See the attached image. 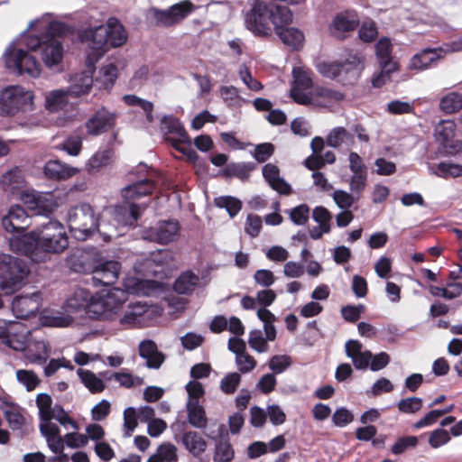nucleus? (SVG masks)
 Segmentation results:
<instances>
[{
  "instance_id": "a19ab883",
  "label": "nucleus",
  "mask_w": 462,
  "mask_h": 462,
  "mask_svg": "<svg viewBox=\"0 0 462 462\" xmlns=\"http://www.w3.org/2000/svg\"><path fill=\"white\" fill-rule=\"evenodd\" d=\"M234 457V448L227 439L217 442L213 455L214 462H231Z\"/></svg>"
},
{
  "instance_id": "4be33fe9",
  "label": "nucleus",
  "mask_w": 462,
  "mask_h": 462,
  "mask_svg": "<svg viewBox=\"0 0 462 462\" xmlns=\"http://www.w3.org/2000/svg\"><path fill=\"white\" fill-rule=\"evenodd\" d=\"M96 259L81 249L73 250L66 258V263L75 273H91L95 270Z\"/></svg>"
},
{
  "instance_id": "79ce46f5",
  "label": "nucleus",
  "mask_w": 462,
  "mask_h": 462,
  "mask_svg": "<svg viewBox=\"0 0 462 462\" xmlns=\"http://www.w3.org/2000/svg\"><path fill=\"white\" fill-rule=\"evenodd\" d=\"M35 402L41 420H51L52 414L51 411L53 409L51 396L42 393L37 394Z\"/></svg>"
},
{
  "instance_id": "13d9d810",
  "label": "nucleus",
  "mask_w": 462,
  "mask_h": 462,
  "mask_svg": "<svg viewBox=\"0 0 462 462\" xmlns=\"http://www.w3.org/2000/svg\"><path fill=\"white\" fill-rule=\"evenodd\" d=\"M313 219L320 225V227L328 233L330 231V220L332 218L331 213L324 207L319 206L313 209L312 212Z\"/></svg>"
},
{
  "instance_id": "c9c22d12",
  "label": "nucleus",
  "mask_w": 462,
  "mask_h": 462,
  "mask_svg": "<svg viewBox=\"0 0 462 462\" xmlns=\"http://www.w3.org/2000/svg\"><path fill=\"white\" fill-rule=\"evenodd\" d=\"M114 152L112 149L99 150L96 152L87 163L88 171L90 173L99 171L110 164Z\"/></svg>"
},
{
  "instance_id": "423d86ee",
  "label": "nucleus",
  "mask_w": 462,
  "mask_h": 462,
  "mask_svg": "<svg viewBox=\"0 0 462 462\" xmlns=\"http://www.w3.org/2000/svg\"><path fill=\"white\" fill-rule=\"evenodd\" d=\"M196 8V5L190 0H183L165 10L152 7L149 9L147 18L154 26L171 27L181 23Z\"/></svg>"
},
{
  "instance_id": "680f3d73",
  "label": "nucleus",
  "mask_w": 462,
  "mask_h": 462,
  "mask_svg": "<svg viewBox=\"0 0 462 462\" xmlns=\"http://www.w3.org/2000/svg\"><path fill=\"white\" fill-rule=\"evenodd\" d=\"M417 445L418 438L416 436L402 437L392 446L391 451L395 455H400L408 448H415Z\"/></svg>"
},
{
  "instance_id": "49530a36",
  "label": "nucleus",
  "mask_w": 462,
  "mask_h": 462,
  "mask_svg": "<svg viewBox=\"0 0 462 462\" xmlns=\"http://www.w3.org/2000/svg\"><path fill=\"white\" fill-rule=\"evenodd\" d=\"M448 287L449 289L430 285L429 290L433 296H440L447 300L455 299L462 294V283H450Z\"/></svg>"
},
{
  "instance_id": "e433bc0d",
  "label": "nucleus",
  "mask_w": 462,
  "mask_h": 462,
  "mask_svg": "<svg viewBox=\"0 0 462 462\" xmlns=\"http://www.w3.org/2000/svg\"><path fill=\"white\" fill-rule=\"evenodd\" d=\"M117 79V68L110 63L100 69L98 76L96 78V83L100 84L99 88L110 89Z\"/></svg>"
},
{
  "instance_id": "412c9836",
  "label": "nucleus",
  "mask_w": 462,
  "mask_h": 462,
  "mask_svg": "<svg viewBox=\"0 0 462 462\" xmlns=\"http://www.w3.org/2000/svg\"><path fill=\"white\" fill-rule=\"evenodd\" d=\"M447 51L441 48H425L414 54L411 60L409 68L415 70H425L432 64L444 58Z\"/></svg>"
},
{
  "instance_id": "bf43d9fd",
  "label": "nucleus",
  "mask_w": 462,
  "mask_h": 462,
  "mask_svg": "<svg viewBox=\"0 0 462 462\" xmlns=\"http://www.w3.org/2000/svg\"><path fill=\"white\" fill-rule=\"evenodd\" d=\"M291 220L297 226L305 225L310 217V208L306 204H300L289 212Z\"/></svg>"
},
{
  "instance_id": "0eeeda50",
  "label": "nucleus",
  "mask_w": 462,
  "mask_h": 462,
  "mask_svg": "<svg viewBox=\"0 0 462 462\" xmlns=\"http://www.w3.org/2000/svg\"><path fill=\"white\" fill-rule=\"evenodd\" d=\"M69 31L66 23L51 22L43 32L47 45L43 51V62L46 67L58 65L63 58V46L60 38L64 37Z\"/></svg>"
},
{
  "instance_id": "bb28decb",
  "label": "nucleus",
  "mask_w": 462,
  "mask_h": 462,
  "mask_svg": "<svg viewBox=\"0 0 462 462\" xmlns=\"http://www.w3.org/2000/svg\"><path fill=\"white\" fill-rule=\"evenodd\" d=\"M139 355L146 359V365L149 368L158 369L164 361L163 354L158 351L152 340H143L140 343Z\"/></svg>"
},
{
  "instance_id": "c03bdc74",
  "label": "nucleus",
  "mask_w": 462,
  "mask_h": 462,
  "mask_svg": "<svg viewBox=\"0 0 462 462\" xmlns=\"http://www.w3.org/2000/svg\"><path fill=\"white\" fill-rule=\"evenodd\" d=\"M8 409H6L5 413V418L7 420L9 426L13 430H20L24 425V417L19 411V407L14 403L6 402Z\"/></svg>"
},
{
  "instance_id": "f257e3e1",
  "label": "nucleus",
  "mask_w": 462,
  "mask_h": 462,
  "mask_svg": "<svg viewBox=\"0 0 462 462\" xmlns=\"http://www.w3.org/2000/svg\"><path fill=\"white\" fill-rule=\"evenodd\" d=\"M289 18L288 6L255 0L245 14V25L255 37L268 38L282 21L287 22Z\"/></svg>"
},
{
  "instance_id": "7ed1b4c3",
  "label": "nucleus",
  "mask_w": 462,
  "mask_h": 462,
  "mask_svg": "<svg viewBox=\"0 0 462 462\" xmlns=\"http://www.w3.org/2000/svg\"><path fill=\"white\" fill-rule=\"evenodd\" d=\"M68 225L78 240H86L98 229V217L87 203L72 207L68 213Z\"/></svg>"
},
{
  "instance_id": "aec40b11",
  "label": "nucleus",
  "mask_w": 462,
  "mask_h": 462,
  "mask_svg": "<svg viewBox=\"0 0 462 462\" xmlns=\"http://www.w3.org/2000/svg\"><path fill=\"white\" fill-rule=\"evenodd\" d=\"M292 12L290 10L289 21H282L274 32L283 44L291 48L292 50L299 51L303 47L305 38L303 32L300 30L289 26L292 22Z\"/></svg>"
},
{
  "instance_id": "0e129e2a",
  "label": "nucleus",
  "mask_w": 462,
  "mask_h": 462,
  "mask_svg": "<svg viewBox=\"0 0 462 462\" xmlns=\"http://www.w3.org/2000/svg\"><path fill=\"white\" fill-rule=\"evenodd\" d=\"M148 260L156 265L163 266L168 265L172 260V253L168 249H159L151 252Z\"/></svg>"
},
{
  "instance_id": "4d7b16f0",
  "label": "nucleus",
  "mask_w": 462,
  "mask_h": 462,
  "mask_svg": "<svg viewBox=\"0 0 462 462\" xmlns=\"http://www.w3.org/2000/svg\"><path fill=\"white\" fill-rule=\"evenodd\" d=\"M241 382V375L236 373H230L222 378L220 382V389L226 394L234 393Z\"/></svg>"
},
{
  "instance_id": "ddd939ff",
  "label": "nucleus",
  "mask_w": 462,
  "mask_h": 462,
  "mask_svg": "<svg viewBox=\"0 0 462 462\" xmlns=\"http://www.w3.org/2000/svg\"><path fill=\"white\" fill-rule=\"evenodd\" d=\"M10 247L14 252L26 255L34 262L42 261L37 228L29 234H18L10 238Z\"/></svg>"
},
{
  "instance_id": "5701e85b",
  "label": "nucleus",
  "mask_w": 462,
  "mask_h": 462,
  "mask_svg": "<svg viewBox=\"0 0 462 462\" xmlns=\"http://www.w3.org/2000/svg\"><path fill=\"white\" fill-rule=\"evenodd\" d=\"M340 68L338 82L343 86H353L358 81L364 66L359 57L351 56L341 62Z\"/></svg>"
},
{
  "instance_id": "39448f33",
  "label": "nucleus",
  "mask_w": 462,
  "mask_h": 462,
  "mask_svg": "<svg viewBox=\"0 0 462 462\" xmlns=\"http://www.w3.org/2000/svg\"><path fill=\"white\" fill-rule=\"evenodd\" d=\"M33 93L20 86H9L0 93V115L13 116L19 112L32 110Z\"/></svg>"
},
{
  "instance_id": "37998d69",
  "label": "nucleus",
  "mask_w": 462,
  "mask_h": 462,
  "mask_svg": "<svg viewBox=\"0 0 462 462\" xmlns=\"http://www.w3.org/2000/svg\"><path fill=\"white\" fill-rule=\"evenodd\" d=\"M443 179L457 178L462 176V165L448 162H440L436 166L434 172Z\"/></svg>"
},
{
  "instance_id": "f03ea898",
  "label": "nucleus",
  "mask_w": 462,
  "mask_h": 462,
  "mask_svg": "<svg viewBox=\"0 0 462 462\" xmlns=\"http://www.w3.org/2000/svg\"><path fill=\"white\" fill-rule=\"evenodd\" d=\"M29 273L25 262L10 254H0V289L12 294L23 283Z\"/></svg>"
},
{
  "instance_id": "6ab92c4d",
  "label": "nucleus",
  "mask_w": 462,
  "mask_h": 462,
  "mask_svg": "<svg viewBox=\"0 0 462 462\" xmlns=\"http://www.w3.org/2000/svg\"><path fill=\"white\" fill-rule=\"evenodd\" d=\"M123 304V300L116 299V293L108 291L106 295H102L89 300V308H86L85 313L91 319H99L106 311H113Z\"/></svg>"
},
{
  "instance_id": "9d476101",
  "label": "nucleus",
  "mask_w": 462,
  "mask_h": 462,
  "mask_svg": "<svg viewBox=\"0 0 462 462\" xmlns=\"http://www.w3.org/2000/svg\"><path fill=\"white\" fill-rule=\"evenodd\" d=\"M21 200L35 216L49 217L57 208V203L51 193L25 190L21 194Z\"/></svg>"
},
{
  "instance_id": "de8ad7c7",
  "label": "nucleus",
  "mask_w": 462,
  "mask_h": 462,
  "mask_svg": "<svg viewBox=\"0 0 462 462\" xmlns=\"http://www.w3.org/2000/svg\"><path fill=\"white\" fill-rule=\"evenodd\" d=\"M16 378L20 383L24 385L28 392L35 390L42 382L35 372L32 370H17Z\"/></svg>"
},
{
  "instance_id": "603ef678",
  "label": "nucleus",
  "mask_w": 462,
  "mask_h": 462,
  "mask_svg": "<svg viewBox=\"0 0 462 462\" xmlns=\"http://www.w3.org/2000/svg\"><path fill=\"white\" fill-rule=\"evenodd\" d=\"M341 62H320L317 66L318 71L326 78L336 79L338 82Z\"/></svg>"
},
{
  "instance_id": "20e7f679",
  "label": "nucleus",
  "mask_w": 462,
  "mask_h": 462,
  "mask_svg": "<svg viewBox=\"0 0 462 462\" xmlns=\"http://www.w3.org/2000/svg\"><path fill=\"white\" fill-rule=\"evenodd\" d=\"M40 251L48 254H60L69 246V237L61 223L49 218L37 227Z\"/></svg>"
},
{
  "instance_id": "6e6d98bb",
  "label": "nucleus",
  "mask_w": 462,
  "mask_h": 462,
  "mask_svg": "<svg viewBox=\"0 0 462 462\" xmlns=\"http://www.w3.org/2000/svg\"><path fill=\"white\" fill-rule=\"evenodd\" d=\"M24 181L23 175L22 170L15 167L6 173H5L2 177V182L10 187L11 189H14L19 188L23 182Z\"/></svg>"
},
{
  "instance_id": "b1692460",
  "label": "nucleus",
  "mask_w": 462,
  "mask_h": 462,
  "mask_svg": "<svg viewBox=\"0 0 462 462\" xmlns=\"http://www.w3.org/2000/svg\"><path fill=\"white\" fill-rule=\"evenodd\" d=\"M392 51L393 46L388 38H382L375 44V53L380 68L386 74H392L399 68L398 63L393 60Z\"/></svg>"
},
{
  "instance_id": "9b49d317",
  "label": "nucleus",
  "mask_w": 462,
  "mask_h": 462,
  "mask_svg": "<svg viewBox=\"0 0 462 462\" xmlns=\"http://www.w3.org/2000/svg\"><path fill=\"white\" fill-rule=\"evenodd\" d=\"M180 229V226L177 220H163L154 226L143 229L142 237L150 242L168 245L179 236Z\"/></svg>"
},
{
  "instance_id": "4c0bfd02",
  "label": "nucleus",
  "mask_w": 462,
  "mask_h": 462,
  "mask_svg": "<svg viewBox=\"0 0 462 462\" xmlns=\"http://www.w3.org/2000/svg\"><path fill=\"white\" fill-rule=\"evenodd\" d=\"M162 129L164 131V137L169 136L168 134H176L181 138V141L189 142V136L185 130L181 122L174 117H164L162 119Z\"/></svg>"
},
{
  "instance_id": "4468645a",
  "label": "nucleus",
  "mask_w": 462,
  "mask_h": 462,
  "mask_svg": "<svg viewBox=\"0 0 462 462\" xmlns=\"http://www.w3.org/2000/svg\"><path fill=\"white\" fill-rule=\"evenodd\" d=\"M360 23L359 15L355 10H345L335 15L328 26L330 34L338 40L346 38V33L354 32Z\"/></svg>"
},
{
  "instance_id": "dca6fc26",
  "label": "nucleus",
  "mask_w": 462,
  "mask_h": 462,
  "mask_svg": "<svg viewBox=\"0 0 462 462\" xmlns=\"http://www.w3.org/2000/svg\"><path fill=\"white\" fill-rule=\"evenodd\" d=\"M121 263L115 260H107L102 263L96 261L95 270L92 271V280L95 285L109 287L116 283L121 271Z\"/></svg>"
},
{
  "instance_id": "72a5a7b5",
  "label": "nucleus",
  "mask_w": 462,
  "mask_h": 462,
  "mask_svg": "<svg viewBox=\"0 0 462 462\" xmlns=\"http://www.w3.org/2000/svg\"><path fill=\"white\" fill-rule=\"evenodd\" d=\"M254 162H231L226 164L222 171V175L226 178H237L242 181L249 179L250 173L254 170Z\"/></svg>"
},
{
  "instance_id": "3c124183",
  "label": "nucleus",
  "mask_w": 462,
  "mask_h": 462,
  "mask_svg": "<svg viewBox=\"0 0 462 462\" xmlns=\"http://www.w3.org/2000/svg\"><path fill=\"white\" fill-rule=\"evenodd\" d=\"M450 439V432L442 428H439L430 433L428 441L432 448H439L448 443Z\"/></svg>"
},
{
  "instance_id": "1a4fd4ad",
  "label": "nucleus",
  "mask_w": 462,
  "mask_h": 462,
  "mask_svg": "<svg viewBox=\"0 0 462 462\" xmlns=\"http://www.w3.org/2000/svg\"><path fill=\"white\" fill-rule=\"evenodd\" d=\"M5 66L18 74L27 73L38 77L41 73V64L36 58L22 49H12L5 53Z\"/></svg>"
},
{
  "instance_id": "338daca9",
  "label": "nucleus",
  "mask_w": 462,
  "mask_h": 462,
  "mask_svg": "<svg viewBox=\"0 0 462 462\" xmlns=\"http://www.w3.org/2000/svg\"><path fill=\"white\" fill-rule=\"evenodd\" d=\"M364 309L365 306L363 304H359L357 306L346 305L342 307L341 315L346 321L355 323L360 319L361 313L364 310Z\"/></svg>"
},
{
  "instance_id": "2f4dec72",
  "label": "nucleus",
  "mask_w": 462,
  "mask_h": 462,
  "mask_svg": "<svg viewBox=\"0 0 462 462\" xmlns=\"http://www.w3.org/2000/svg\"><path fill=\"white\" fill-rule=\"evenodd\" d=\"M93 300L91 292L85 289H78L66 301V309L71 313H77L89 308V300Z\"/></svg>"
},
{
  "instance_id": "8fccbe9b",
  "label": "nucleus",
  "mask_w": 462,
  "mask_h": 462,
  "mask_svg": "<svg viewBox=\"0 0 462 462\" xmlns=\"http://www.w3.org/2000/svg\"><path fill=\"white\" fill-rule=\"evenodd\" d=\"M422 406L423 401L419 397L403 398L397 404L399 411L406 414L416 413Z\"/></svg>"
},
{
  "instance_id": "7c9ffc66",
  "label": "nucleus",
  "mask_w": 462,
  "mask_h": 462,
  "mask_svg": "<svg viewBox=\"0 0 462 462\" xmlns=\"http://www.w3.org/2000/svg\"><path fill=\"white\" fill-rule=\"evenodd\" d=\"M199 283V275L192 271H186L180 274L173 283V290L178 294H191Z\"/></svg>"
},
{
  "instance_id": "473e14b6",
  "label": "nucleus",
  "mask_w": 462,
  "mask_h": 462,
  "mask_svg": "<svg viewBox=\"0 0 462 462\" xmlns=\"http://www.w3.org/2000/svg\"><path fill=\"white\" fill-rule=\"evenodd\" d=\"M189 423L197 429H205L208 425V418L205 409L199 405V401H189L187 403Z\"/></svg>"
},
{
  "instance_id": "5fc2aeb1",
  "label": "nucleus",
  "mask_w": 462,
  "mask_h": 462,
  "mask_svg": "<svg viewBox=\"0 0 462 462\" xmlns=\"http://www.w3.org/2000/svg\"><path fill=\"white\" fill-rule=\"evenodd\" d=\"M67 103V93L63 90L51 91L46 97V107L49 110L55 111L61 108Z\"/></svg>"
},
{
  "instance_id": "864d4df0",
  "label": "nucleus",
  "mask_w": 462,
  "mask_h": 462,
  "mask_svg": "<svg viewBox=\"0 0 462 462\" xmlns=\"http://www.w3.org/2000/svg\"><path fill=\"white\" fill-rule=\"evenodd\" d=\"M313 96L322 98L326 101H341L345 98V94L327 87H316L313 91Z\"/></svg>"
},
{
  "instance_id": "a211bd4d",
  "label": "nucleus",
  "mask_w": 462,
  "mask_h": 462,
  "mask_svg": "<svg viewBox=\"0 0 462 462\" xmlns=\"http://www.w3.org/2000/svg\"><path fill=\"white\" fill-rule=\"evenodd\" d=\"M30 225L29 216L20 205L12 206L8 214L2 218V226L8 233L23 234Z\"/></svg>"
},
{
  "instance_id": "6e6552de",
  "label": "nucleus",
  "mask_w": 462,
  "mask_h": 462,
  "mask_svg": "<svg viewBox=\"0 0 462 462\" xmlns=\"http://www.w3.org/2000/svg\"><path fill=\"white\" fill-rule=\"evenodd\" d=\"M82 42H88L90 51L87 62L93 64L102 58L110 49L107 32L105 25L85 30L81 33Z\"/></svg>"
},
{
  "instance_id": "ea45409f",
  "label": "nucleus",
  "mask_w": 462,
  "mask_h": 462,
  "mask_svg": "<svg viewBox=\"0 0 462 462\" xmlns=\"http://www.w3.org/2000/svg\"><path fill=\"white\" fill-rule=\"evenodd\" d=\"M456 124L452 120H442L435 128V136L438 142L446 145L455 136Z\"/></svg>"
},
{
  "instance_id": "cd10ccee",
  "label": "nucleus",
  "mask_w": 462,
  "mask_h": 462,
  "mask_svg": "<svg viewBox=\"0 0 462 462\" xmlns=\"http://www.w3.org/2000/svg\"><path fill=\"white\" fill-rule=\"evenodd\" d=\"M181 442L185 448L195 457H199L208 448L207 441L200 433L195 430L185 431Z\"/></svg>"
},
{
  "instance_id": "052dcab7",
  "label": "nucleus",
  "mask_w": 462,
  "mask_h": 462,
  "mask_svg": "<svg viewBox=\"0 0 462 462\" xmlns=\"http://www.w3.org/2000/svg\"><path fill=\"white\" fill-rule=\"evenodd\" d=\"M352 137L342 126L333 128L327 136V144L337 148L341 145L345 139Z\"/></svg>"
},
{
  "instance_id": "a18cd8bd",
  "label": "nucleus",
  "mask_w": 462,
  "mask_h": 462,
  "mask_svg": "<svg viewBox=\"0 0 462 462\" xmlns=\"http://www.w3.org/2000/svg\"><path fill=\"white\" fill-rule=\"evenodd\" d=\"M124 102L131 106H140L145 113L146 119L148 122L153 121V104L151 101L143 99L135 95H125L123 97Z\"/></svg>"
},
{
  "instance_id": "c85d7f7f",
  "label": "nucleus",
  "mask_w": 462,
  "mask_h": 462,
  "mask_svg": "<svg viewBox=\"0 0 462 462\" xmlns=\"http://www.w3.org/2000/svg\"><path fill=\"white\" fill-rule=\"evenodd\" d=\"M106 26L110 48H116L124 45L127 41V33L123 24L116 17H110Z\"/></svg>"
},
{
  "instance_id": "e2e57ef3",
  "label": "nucleus",
  "mask_w": 462,
  "mask_h": 462,
  "mask_svg": "<svg viewBox=\"0 0 462 462\" xmlns=\"http://www.w3.org/2000/svg\"><path fill=\"white\" fill-rule=\"evenodd\" d=\"M219 93L228 107L235 106L240 99L239 91L234 86H222L219 88Z\"/></svg>"
},
{
  "instance_id": "a878e982",
  "label": "nucleus",
  "mask_w": 462,
  "mask_h": 462,
  "mask_svg": "<svg viewBox=\"0 0 462 462\" xmlns=\"http://www.w3.org/2000/svg\"><path fill=\"white\" fill-rule=\"evenodd\" d=\"M44 175L53 180H65L75 176L79 170L59 160H51L47 162L43 168Z\"/></svg>"
},
{
  "instance_id": "393cba45",
  "label": "nucleus",
  "mask_w": 462,
  "mask_h": 462,
  "mask_svg": "<svg viewBox=\"0 0 462 462\" xmlns=\"http://www.w3.org/2000/svg\"><path fill=\"white\" fill-rule=\"evenodd\" d=\"M155 188L156 184L152 180L144 179L125 187L121 193L126 201H134L150 196Z\"/></svg>"
},
{
  "instance_id": "c756f323",
  "label": "nucleus",
  "mask_w": 462,
  "mask_h": 462,
  "mask_svg": "<svg viewBox=\"0 0 462 462\" xmlns=\"http://www.w3.org/2000/svg\"><path fill=\"white\" fill-rule=\"evenodd\" d=\"M94 83L93 77L87 71L75 74L71 79V84L68 94L73 97H78L89 93Z\"/></svg>"
},
{
  "instance_id": "69168bd1",
  "label": "nucleus",
  "mask_w": 462,
  "mask_h": 462,
  "mask_svg": "<svg viewBox=\"0 0 462 462\" xmlns=\"http://www.w3.org/2000/svg\"><path fill=\"white\" fill-rule=\"evenodd\" d=\"M157 454L164 462H176L178 460L177 448L171 443H163L157 448Z\"/></svg>"
},
{
  "instance_id": "f8f14e48",
  "label": "nucleus",
  "mask_w": 462,
  "mask_h": 462,
  "mask_svg": "<svg viewBox=\"0 0 462 462\" xmlns=\"http://www.w3.org/2000/svg\"><path fill=\"white\" fill-rule=\"evenodd\" d=\"M293 83L291 88V97L300 105H310L311 97L305 91L313 88L312 72L297 67L292 70Z\"/></svg>"
},
{
  "instance_id": "774afa93",
  "label": "nucleus",
  "mask_w": 462,
  "mask_h": 462,
  "mask_svg": "<svg viewBox=\"0 0 462 462\" xmlns=\"http://www.w3.org/2000/svg\"><path fill=\"white\" fill-rule=\"evenodd\" d=\"M274 152V145L271 143L257 144L254 149V157L258 162H266Z\"/></svg>"
},
{
  "instance_id": "58836bf2",
  "label": "nucleus",
  "mask_w": 462,
  "mask_h": 462,
  "mask_svg": "<svg viewBox=\"0 0 462 462\" xmlns=\"http://www.w3.org/2000/svg\"><path fill=\"white\" fill-rule=\"evenodd\" d=\"M440 109L446 114H454L462 109V93L449 92L439 102Z\"/></svg>"
},
{
  "instance_id": "09e8293b",
  "label": "nucleus",
  "mask_w": 462,
  "mask_h": 462,
  "mask_svg": "<svg viewBox=\"0 0 462 462\" xmlns=\"http://www.w3.org/2000/svg\"><path fill=\"white\" fill-rule=\"evenodd\" d=\"M215 205L219 208H226L231 217L236 216L242 208V202L231 196L216 198Z\"/></svg>"
},
{
  "instance_id": "2eb2a0df",
  "label": "nucleus",
  "mask_w": 462,
  "mask_h": 462,
  "mask_svg": "<svg viewBox=\"0 0 462 462\" xmlns=\"http://www.w3.org/2000/svg\"><path fill=\"white\" fill-rule=\"evenodd\" d=\"M42 306V296L39 291L30 295L15 296L12 302V311L17 319H27L35 316Z\"/></svg>"
},
{
  "instance_id": "f704fd0d",
  "label": "nucleus",
  "mask_w": 462,
  "mask_h": 462,
  "mask_svg": "<svg viewBox=\"0 0 462 462\" xmlns=\"http://www.w3.org/2000/svg\"><path fill=\"white\" fill-rule=\"evenodd\" d=\"M77 374L81 383L85 385L86 388L88 389L91 393H99L105 390V383L93 372L79 368L78 369Z\"/></svg>"
},
{
  "instance_id": "f3484780",
  "label": "nucleus",
  "mask_w": 462,
  "mask_h": 462,
  "mask_svg": "<svg viewBox=\"0 0 462 462\" xmlns=\"http://www.w3.org/2000/svg\"><path fill=\"white\" fill-rule=\"evenodd\" d=\"M116 117L115 113L106 107L99 108L86 122L87 133L97 136L108 132L115 126Z\"/></svg>"
}]
</instances>
